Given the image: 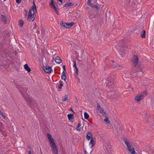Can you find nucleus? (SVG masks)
<instances>
[{
  "mask_svg": "<svg viewBox=\"0 0 154 154\" xmlns=\"http://www.w3.org/2000/svg\"><path fill=\"white\" fill-rule=\"evenodd\" d=\"M122 139L125 143V144L127 147L128 149L130 152L132 154H134V153H135L134 149L133 148H131V145L130 144L129 142L126 139L123 137L122 138Z\"/></svg>",
  "mask_w": 154,
  "mask_h": 154,
  "instance_id": "obj_1",
  "label": "nucleus"
},
{
  "mask_svg": "<svg viewBox=\"0 0 154 154\" xmlns=\"http://www.w3.org/2000/svg\"><path fill=\"white\" fill-rule=\"evenodd\" d=\"M147 94L146 91H145L140 93L139 95L135 97L134 100L137 101H139L143 99L144 97L146 96Z\"/></svg>",
  "mask_w": 154,
  "mask_h": 154,
  "instance_id": "obj_2",
  "label": "nucleus"
},
{
  "mask_svg": "<svg viewBox=\"0 0 154 154\" xmlns=\"http://www.w3.org/2000/svg\"><path fill=\"white\" fill-rule=\"evenodd\" d=\"M19 91H20V92L21 93V95L23 96V97L26 99V101L27 102L29 106V105L30 104L31 102H32V101L34 99L33 98L30 97H26L22 91L19 90Z\"/></svg>",
  "mask_w": 154,
  "mask_h": 154,
  "instance_id": "obj_3",
  "label": "nucleus"
},
{
  "mask_svg": "<svg viewBox=\"0 0 154 154\" xmlns=\"http://www.w3.org/2000/svg\"><path fill=\"white\" fill-rule=\"evenodd\" d=\"M29 106L32 109H35V108H36L38 109V103L37 102V101L34 99H33L32 102H31L30 104L29 105Z\"/></svg>",
  "mask_w": 154,
  "mask_h": 154,
  "instance_id": "obj_4",
  "label": "nucleus"
},
{
  "mask_svg": "<svg viewBox=\"0 0 154 154\" xmlns=\"http://www.w3.org/2000/svg\"><path fill=\"white\" fill-rule=\"evenodd\" d=\"M29 106L32 109H35V108H36L38 109V103L37 102V101L34 99H33L32 102H31L30 104L29 105Z\"/></svg>",
  "mask_w": 154,
  "mask_h": 154,
  "instance_id": "obj_5",
  "label": "nucleus"
},
{
  "mask_svg": "<svg viewBox=\"0 0 154 154\" xmlns=\"http://www.w3.org/2000/svg\"><path fill=\"white\" fill-rule=\"evenodd\" d=\"M107 86L110 87L113 84V79L112 76L109 77L107 79V81L106 82Z\"/></svg>",
  "mask_w": 154,
  "mask_h": 154,
  "instance_id": "obj_6",
  "label": "nucleus"
},
{
  "mask_svg": "<svg viewBox=\"0 0 154 154\" xmlns=\"http://www.w3.org/2000/svg\"><path fill=\"white\" fill-rule=\"evenodd\" d=\"M51 147L54 151V153L55 154H58V150L56 144H55L54 142H52L51 144Z\"/></svg>",
  "mask_w": 154,
  "mask_h": 154,
  "instance_id": "obj_7",
  "label": "nucleus"
},
{
  "mask_svg": "<svg viewBox=\"0 0 154 154\" xmlns=\"http://www.w3.org/2000/svg\"><path fill=\"white\" fill-rule=\"evenodd\" d=\"M43 69L45 72L48 73H51L52 70V68L48 66H44Z\"/></svg>",
  "mask_w": 154,
  "mask_h": 154,
  "instance_id": "obj_8",
  "label": "nucleus"
},
{
  "mask_svg": "<svg viewBox=\"0 0 154 154\" xmlns=\"http://www.w3.org/2000/svg\"><path fill=\"white\" fill-rule=\"evenodd\" d=\"M50 5L53 9L55 11L56 13L58 14L57 12L58 11L57 10L56 7L55 6L54 2V0H51V3L50 4Z\"/></svg>",
  "mask_w": 154,
  "mask_h": 154,
  "instance_id": "obj_9",
  "label": "nucleus"
},
{
  "mask_svg": "<svg viewBox=\"0 0 154 154\" xmlns=\"http://www.w3.org/2000/svg\"><path fill=\"white\" fill-rule=\"evenodd\" d=\"M34 5L32 6L29 9V10L32 11H33V14H35V12H37L36 8L35 5L34 3V2H33Z\"/></svg>",
  "mask_w": 154,
  "mask_h": 154,
  "instance_id": "obj_10",
  "label": "nucleus"
},
{
  "mask_svg": "<svg viewBox=\"0 0 154 154\" xmlns=\"http://www.w3.org/2000/svg\"><path fill=\"white\" fill-rule=\"evenodd\" d=\"M138 57L137 56H134V58L132 60V62L135 65V66L137 65L138 63Z\"/></svg>",
  "mask_w": 154,
  "mask_h": 154,
  "instance_id": "obj_11",
  "label": "nucleus"
},
{
  "mask_svg": "<svg viewBox=\"0 0 154 154\" xmlns=\"http://www.w3.org/2000/svg\"><path fill=\"white\" fill-rule=\"evenodd\" d=\"M97 110H99V112L100 113H103L104 111V110L100 106V104L97 103Z\"/></svg>",
  "mask_w": 154,
  "mask_h": 154,
  "instance_id": "obj_12",
  "label": "nucleus"
},
{
  "mask_svg": "<svg viewBox=\"0 0 154 154\" xmlns=\"http://www.w3.org/2000/svg\"><path fill=\"white\" fill-rule=\"evenodd\" d=\"M47 136L48 138L49 141L50 142V143L51 144V143L54 141V140L51 137V135L49 134V133H47Z\"/></svg>",
  "mask_w": 154,
  "mask_h": 154,
  "instance_id": "obj_13",
  "label": "nucleus"
},
{
  "mask_svg": "<svg viewBox=\"0 0 154 154\" xmlns=\"http://www.w3.org/2000/svg\"><path fill=\"white\" fill-rule=\"evenodd\" d=\"M47 136L48 138L49 141L50 142V143L51 144V143L54 141V140L51 137V135L49 134V133H47Z\"/></svg>",
  "mask_w": 154,
  "mask_h": 154,
  "instance_id": "obj_14",
  "label": "nucleus"
},
{
  "mask_svg": "<svg viewBox=\"0 0 154 154\" xmlns=\"http://www.w3.org/2000/svg\"><path fill=\"white\" fill-rule=\"evenodd\" d=\"M47 136L48 138L49 141L50 142V143L51 144V143L54 141V140L51 137V135L49 134V133H47Z\"/></svg>",
  "mask_w": 154,
  "mask_h": 154,
  "instance_id": "obj_15",
  "label": "nucleus"
},
{
  "mask_svg": "<svg viewBox=\"0 0 154 154\" xmlns=\"http://www.w3.org/2000/svg\"><path fill=\"white\" fill-rule=\"evenodd\" d=\"M54 60L57 63H60L62 62L60 57L58 56L55 57Z\"/></svg>",
  "mask_w": 154,
  "mask_h": 154,
  "instance_id": "obj_16",
  "label": "nucleus"
},
{
  "mask_svg": "<svg viewBox=\"0 0 154 154\" xmlns=\"http://www.w3.org/2000/svg\"><path fill=\"white\" fill-rule=\"evenodd\" d=\"M24 68L28 72H30L31 71L30 68L28 66L27 64H26L24 65Z\"/></svg>",
  "mask_w": 154,
  "mask_h": 154,
  "instance_id": "obj_17",
  "label": "nucleus"
},
{
  "mask_svg": "<svg viewBox=\"0 0 154 154\" xmlns=\"http://www.w3.org/2000/svg\"><path fill=\"white\" fill-rule=\"evenodd\" d=\"M119 53L121 57H124L125 56V52L124 51H119Z\"/></svg>",
  "mask_w": 154,
  "mask_h": 154,
  "instance_id": "obj_18",
  "label": "nucleus"
},
{
  "mask_svg": "<svg viewBox=\"0 0 154 154\" xmlns=\"http://www.w3.org/2000/svg\"><path fill=\"white\" fill-rule=\"evenodd\" d=\"M67 116L69 120L71 121L73 119V114L72 113H69L68 114Z\"/></svg>",
  "mask_w": 154,
  "mask_h": 154,
  "instance_id": "obj_19",
  "label": "nucleus"
},
{
  "mask_svg": "<svg viewBox=\"0 0 154 154\" xmlns=\"http://www.w3.org/2000/svg\"><path fill=\"white\" fill-rule=\"evenodd\" d=\"M60 24L62 27H63L65 28H67V24L66 23H63L62 21H61Z\"/></svg>",
  "mask_w": 154,
  "mask_h": 154,
  "instance_id": "obj_20",
  "label": "nucleus"
},
{
  "mask_svg": "<svg viewBox=\"0 0 154 154\" xmlns=\"http://www.w3.org/2000/svg\"><path fill=\"white\" fill-rule=\"evenodd\" d=\"M72 61L73 62V64H74L73 67L74 68H75V69L76 70V73L78 74V69L77 67L76 66V62L75 61H74V60H73Z\"/></svg>",
  "mask_w": 154,
  "mask_h": 154,
  "instance_id": "obj_21",
  "label": "nucleus"
},
{
  "mask_svg": "<svg viewBox=\"0 0 154 154\" xmlns=\"http://www.w3.org/2000/svg\"><path fill=\"white\" fill-rule=\"evenodd\" d=\"M94 141L95 140H94L93 138L92 137L91 139V140L90 142V143H91L92 145L91 146V147H92L95 144V143H94Z\"/></svg>",
  "mask_w": 154,
  "mask_h": 154,
  "instance_id": "obj_22",
  "label": "nucleus"
},
{
  "mask_svg": "<svg viewBox=\"0 0 154 154\" xmlns=\"http://www.w3.org/2000/svg\"><path fill=\"white\" fill-rule=\"evenodd\" d=\"M82 125V124H81V123L80 122L78 123V125L76 127L75 129L77 131H81V128H79L80 127V126Z\"/></svg>",
  "mask_w": 154,
  "mask_h": 154,
  "instance_id": "obj_23",
  "label": "nucleus"
},
{
  "mask_svg": "<svg viewBox=\"0 0 154 154\" xmlns=\"http://www.w3.org/2000/svg\"><path fill=\"white\" fill-rule=\"evenodd\" d=\"M24 24L23 21L22 20H20L19 21V25L20 27H22Z\"/></svg>",
  "mask_w": 154,
  "mask_h": 154,
  "instance_id": "obj_24",
  "label": "nucleus"
},
{
  "mask_svg": "<svg viewBox=\"0 0 154 154\" xmlns=\"http://www.w3.org/2000/svg\"><path fill=\"white\" fill-rule=\"evenodd\" d=\"M67 24V28H69V27H72L73 25L74 24V22H71L70 23H66Z\"/></svg>",
  "mask_w": 154,
  "mask_h": 154,
  "instance_id": "obj_25",
  "label": "nucleus"
},
{
  "mask_svg": "<svg viewBox=\"0 0 154 154\" xmlns=\"http://www.w3.org/2000/svg\"><path fill=\"white\" fill-rule=\"evenodd\" d=\"M1 19L3 21L5 22V23H6V17L3 15H1Z\"/></svg>",
  "mask_w": 154,
  "mask_h": 154,
  "instance_id": "obj_26",
  "label": "nucleus"
},
{
  "mask_svg": "<svg viewBox=\"0 0 154 154\" xmlns=\"http://www.w3.org/2000/svg\"><path fill=\"white\" fill-rule=\"evenodd\" d=\"M137 70L138 72H141V74H142L143 75V72L142 70V69L141 68V67H138L137 68Z\"/></svg>",
  "mask_w": 154,
  "mask_h": 154,
  "instance_id": "obj_27",
  "label": "nucleus"
},
{
  "mask_svg": "<svg viewBox=\"0 0 154 154\" xmlns=\"http://www.w3.org/2000/svg\"><path fill=\"white\" fill-rule=\"evenodd\" d=\"M84 118L86 119H87L89 117V116L88 113L86 112L84 113Z\"/></svg>",
  "mask_w": 154,
  "mask_h": 154,
  "instance_id": "obj_28",
  "label": "nucleus"
},
{
  "mask_svg": "<svg viewBox=\"0 0 154 154\" xmlns=\"http://www.w3.org/2000/svg\"><path fill=\"white\" fill-rule=\"evenodd\" d=\"M145 35H146V31L145 30H143V32L142 33V34L141 35V37L143 38H145Z\"/></svg>",
  "mask_w": 154,
  "mask_h": 154,
  "instance_id": "obj_29",
  "label": "nucleus"
},
{
  "mask_svg": "<svg viewBox=\"0 0 154 154\" xmlns=\"http://www.w3.org/2000/svg\"><path fill=\"white\" fill-rule=\"evenodd\" d=\"M33 15V14H28L27 17V20L30 21H31V18Z\"/></svg>",
  "mask_w": 154,
  "mask_h": 154,
  "instance_id": "obj_30",
  "label": "nucleus"
},
{
  "mask_svg": "<svg viewBox=\"0 0 154 154\" xmlns=\"http://www.w3.org/2000/svg\"><path fill=\"white\" fill-rule=\"evenodd\" d=\"M106 118H105L104 119V121L105 122H107L108 124H109L110 123V121H109V119H108V118H107V117L106 116Z\"/></svg>",
  "mask_w": 154,
  "mask_h": 154,
  "instance_id": "obj_31",
  "label": "nucleus"
},
{
  "mask_svg": "<svg viewBox=\"0 0 154 154\" xmlns=\"http://www.w3.org/2000/svg\"><path fill=\"white\" fill-rule=\"evenodd\" d=\"M0 115L4 119H5V117L4 114L3 112L0 110Z\"/></svg>",
  "mask_w": 154,
  "mask_h": 154,
  "instance_id": "obj_32",
  "label": "nucleus"
},
{
  "mask_svg": "<svg viewBox=\"0 0 154 154\" xmlns=\"http://www.w3.org/2000/svg\"><path fill=\"white\" fill-rule=\"evenodd\" d=\"M64 97H65L63 98V99H62V100L63 101H66L67 99V97H68V95H66L64 96Z\"/></svg>",
  "mask_w": 154,
  "mask_h": 154,
  "instance_id": "obj_33",
  "label": "nucleus"
},
{
  "mask_svg": "<svg viewBox=\"0 0 154 154\" xmlns=\"http://www.w3.org/2000/svg\"><path fill=\"white\" fill-rule=\"evenodd\" d=\"M88 135L91 137H92V134L91 133L89 132L88 131V132L87 133V135Z\"/></svg>",
  "mask_w": 154,
  "mask_h": 154,
  "instance_id": "obj_34",
  "label": "nucleus"
},
{
  "mask_svg": "<svg viewBox=\"0 0 154 154\" xmlns=\"http://www.w3.org/2000/svg\"><path fill=\"white\" fill-rule=\"evenodd\" d=\"M61 79L62 80L64 81H65L66 79V76H62V75L61 76Z\"/></svg>",
  "mask_w": 154,
  "mask_h": 154,
  "instance_id": "obj_35",
  "label": "nucleus"
},
{
  "mask_svg": "<svg viewBox=\"0 0 154 154\" xmlns=\"http://www.w3.org/2000/svg\"><path fill=\"white\" fill-rule=\"evenodd\" d=\"M92 137H91L90 136H88V135H87V136H86V138L88 140H90Z\"/></svg>",
  "mask_w": 154,
  "mask_h": 154,
  "instance_id": "obj_36",
  "label": "nucleus"
},
{
  "mask_svg": "<svg viewBox=\"0 0 154 154\" xmlns=\"http://www.w3.org/2000/svg\"><path fill=\"white\" fill-rule=\"evenodd\" d=\"M23 92H25L27 94H28L27 90L26 89H23Z\"/></svg>",
  "mask_w": 154,
  "mask_h": 154,
  "instance_id": "obj_37",
  "label": "nucleus"
},
{
  "mask_svg": "<svg viewBox=\"0 0 154 154\" xmlns=\"http://www.w3.org/2000/svg\"><path fill=\"white\" fill-rule=\"evenodd\" d=\"M91 0H88V5H91Z\"/></svg>",
  "mask_w": 154,
  "mask_h": 154,
  "instance_id": "obj_38",
  "label": "nucleus"
},
{
  "mask_svg": "<svg viewBox=\"0 0 154 154\" xmlns=\"http://www.w3.org/2000/svg\"><path fill=\"white\" fill-rule=\"evenodd\" d=\"M67 4L68 5L69 7L72 6L73 5V4L71 2H69V3H68Z\"/></svg>",
  "mask_w": 154,
  "mask_h": 154,
  "instance_id": "obj_39",
  "label": "nucleus"
},
{
  "mask_svg": "<svg viewBox=\"0 0 154 154\" xmlns=\"http://www.w3.org/2000/svg\"><path fill=\"white\" fill-rule=\"evenodd\" d=\"M59 83L60 84V86L62 87L63 86L62 81L61 80H60L59 81Z\"/></svg>",
  "mask_w": 154,
  "mask_h": 154,
  "instance_id": "obj_40",
  "label": "nucleus"
},
{
  "mask_svg": "<svg viewBox=\"0 0 154 154\" xmlns=\"http://www.w3.org/2000/svg\"><path fill=\"white\" fill-rule=\"evenodd\" d=\"M89 17L90 19H91V20H93V18L94 17V16L93 15H90Z\"/></svg>",
  "mask_w": 154,
  "mask_h": 154,
  "instance_id": "obj_41",
  "label": "nucleus"
},
{
  "mask_svg": "<svg viewBox=\"0 0 154 154\" xmlns=\"http://www.w3.org/2000/svg\"><path fill=\"white\" fill-rule=\"evenodd\" d=\"M94 8H95L97 9V10H98L99 8H98V6L97 5H94Z\"/></svg>",
  "mask_w": 154,
  "mask_h": 154,
  "instance_id": "obj_42",
  "label": "nucleus"
},
{
  "mask_svg": "<svg viewBox=\"0 0 154 154\" xmlns=\"http://www.w3.org/2000/svg\"><path fill=\"white\" fill-rule=\"evenodd\" d=\"M35 19V17H34V15H33L32 16L31 18V21H32L33 20H34Z\"/></svg>",
  "mask_w": 154,
  "mask_h": 154,
  "instance_id": "obj_43",
  "label": "nucleus"
},
{
  "mask_svg": "<svg viewBox=\"0 0 154 154\" xmlns=\"http://www.w3.org/2000/svg\"><path fill=\"white\" fill-rule=\"evenodd\" d=\"M123 67V66L122 65H118L117 68L118 69H120V68H122Z\"/></svg>",
  "mask_w": 154,
  "mask_h": 154,
  "instance_id": "obj_44",
  "label": "nucleus"
},
{
  "mask_svg": "<svg viewBox=\"0 0 154 154\" xmlns=\"http://www.w3.org/2000/svg\"><path fill=\"white\" fill-rule=\"evenodd\" d=\"M21 0H16V2L18 3H21Z\"/></svg>",
  "mask_w": 154,
  "mask_h": 154,
  "instance_id": "obj_45",
  "label": "nucleus"
},
{
  "mask_svg": "<svg viewBox=\"0 0 154 154\" xmlns=\"http://www.w3.org/2000/svg\"><path fill=\"white\" fill-rule=\"evenodd\" d=\"M65 72H66V71H63V72H62V76H66L65 75Z\"/></svg>",
  "mask_w": 154,
  "mask_h": 154,
  "instance_id": "obj_46",
  "label": "nucleus"
},
{
  "mask_svg": "<svg viewBox=\"0 0 154 154\" xmlns=\"http://www.w3.org/2000/svg\"><path fill=\"white\" fill-rule=\"evenodd\" d=\"M118 66V64H116V65H114L113 66V68H115L116 67H117V66Z\"/></svg>",
  "mask_w": 154,
  "mask_h": 154,
  "instance_id": "obj_47",
  "label": "nucleus"
},
{
  "mask_svg": "<svg viewBox=\"0 0 154 154\" xmlns=\"http://www.w3.org/2000/svg\"><path fill=\"white\" fill-rule=\"evenodd\" d=\"M31 11L30 10H29V14H33V15H34V14H33H33H32L31 13Z\"/></svg>",
  "mask_w": 154,
  "mask_h": 154,
  "instance_id": "obj_48",
  "label": "nucleus"
},
{
  "mask_svg": "<svg viewBox=\"0 0 154 154\" xmlns=\"http://www.w3.org/2000/svg\"><path fill=\"white\" fill-rule=\"evenodd\" d=\"M63 68L64 70L63 71H66V67L65 65H64L63 66Z\"/></svg>",
  "mask_w": 154,
  "mask_h": 154,
  "instance_id": "obj_49",
  "label": "nucleus"
},
{
  "mask_svg": "<svg viewBox=\"0 0 154 154\" xmlns=\"http://www.w3.org/2000/svg\"><path fill=\"white\" fill-rule=\"evenodd\" d=\"M103 113H104V114L103 115V116H105V117L107 116V115L106 114V112H103Z\"/></svg>",
  "mask_w": 154,
  "mask_h": 154,
  "instance_id": "obj_50",
  "label": "nucleus"
},
{
  "mask_svg": "<svg viewBox=\"0 0 154 154\" xmlns=\"http://www.w3.org/2000/svg\"><path fill=\"white\" fill-rule=\"evenodd\" d=\"M68 7H69L68 5L67 4H66L63 7H66L67 8Z\"/></svg>",
  "mask_w": 154,
  "mask_h": 154,
  "instance_id": "obj_51",
  "label": "nucleus"
},
{
  "mask_svg": "<svg viewBox=\"0 0 154 154\" xmlns=\"http://www.w3.org/2000/svg\"><path fill=\"white\" fill-rule=\"evenodd\" d=\"M89 6H90L92 8H94V5H93V4L92 3H91V5H89Z\"/></svg>",
  "mask_w": 154,
  "mask_h": 154,
  "instance_id": "obj_52",
  "label": "nucleus"
},
{
  "mask_svg": "<svg viewBox=\"0 0 154 154\" xmlns=\"http://www.w3.org/2000/svg\"><path fill=\"white\" fill-rule=\"evenodd\" d=\"M57 1H58L60 2H61L62 3H63V0H57Z\"/></svg>",
  "mask_w": 154,
  "mask_h": 154,
  "instance_id": "obj_53",
  "label": "nucleus"
},
{
  "mask_svg": "<svg viewBox=\"0 0 154 154\" xmlns=\"http://www.w3.org/2000/svg\"><path fill=\"white\" fill-rule=\"evenodd\" d=\"M106 154H113V153H112L111 152H107L106 153Z\"/></svg>",
  "mask_w": 154,
  "mask_h": 154,
  "instance_id": "obj_54",
  "label": "nucleus"
},
{
  "mask_svg": "<svg viewBox=\"0 0 154 154\" xmlns=\"http://www.w3.org/2000/svg\"><path fill=\"white\" fill-rule=\"evenodd\" d=\"M69 110L70 111H72V112H73L74 113V111H73V109H72V108H70V109H69Z\"/></svg>",
  "mask_w": 154,
  "mask_h": 154,
  "instance_id": "obj_55",
  "label": "nucleus"
},
{
  "mask_svg": "<svg viewBox=\"0 0 154 154\" xmlns=\"http://www.w3.org/2000/svg\"><path fill=\"white\" fill-rule=\"evenodd\" d=\"M28 154H32L31 152V151H29L28 152Z\"/></svg>",
  "mask_w": 154,
  "mask_h": 154,
  "instance_id": "obj_56",
  "label": "nucleus"
},
{
  "mask_svg": "<svg viewBox=\"0 0 154 154\" xmlns=\"http://www.w3.org/2000/svg\"><path fill=\"white\" fill-rule=\"evenodd\" d=\"M76 101H75V103H76V102H77V103H78V99H77V98H76Z\"/></svg>",
  "mask_w": 154,
  "mask_h": 154,
  "instance_id": "obj_57",
  "label": "nucleus"
},
{
  "mask_svg": "<svg viewBox=\"0 0 154 154\" xmlns=\"http://www.w3.org/2000/svg\"><path fill=\"white\" fill-rule=\"evenodd\" d=\"M25 11L26 13V15H27V11L26 10Z\"/></svg>",
  "mask_w": 154,
  "mask_h": 154,
  "instance_id": "obj_58",
  "label": "nucleus"
},
{
  "mask_svg": "<svg viewBox=\"0 0 154 154\" xmlns=\"http://www.w3.org/2000/svg\"><path fill=\"white\" fill-rule=\"evenodd\" d=\"M62 86H60L59 87V89H61V88H62Z\"/></svg>",
  "mask_w": 154,
  "mask_h": 154,
  "instance_id": "obj_59",
  "label": "nucleus"
},
{
  "mask_svg": "<svg viewBox=\"0 0 154 154\" xmlns=\"http://www.w3.org/2000/svg\"><path fill=\"white\" fill-rule=\"evenodd\" d=\"M85 154H88L87 152H86V150L85 149Z\"/></svg>",
  "mask_w": 154,
  "mask_h": 154,
  "instance_id": "obj_60",
  "label": "nucleus"
},
{
  "mask_svg": "<svg viewBox=\"0 0 154 154\" xmlns=\"http://www.w3.org/2000/svg\"><path fill=\"white\" fill-rule=\"evenodd\" d=\"M133 4H135V2H134V1L133 2Z\"/></svg>",
  "mask_w": 154,
  "mask_h": 154,
  "instance_id": "obj_61",
  "label": "nucleus"
},
{
  "mask_svg": "<svg viewBox=\"0 0 154 154\" xmlns=\"http://www.w3.org/2000/svg\"><path fill=\"white\" fill-rule=\"evenodd\" d=\"M77 154H82V153H81L80 152H79Z\"/></svg>",
  "mask_w": 154,
  "mask_h": 154,
  "instance_id": "obj_62",
  "label": "nucleus"
},
{
  "mask_svg": "<svg viewBox=\"0 0 154 154\" xmlns=\"http://www.w3.org/2000/svg\"><path fill=\"white\" fill-rule=\"evenodd\" d=\"M40 151H41V153L42 154V151H41V149H40Z\"/></svg>",
  "mask_w": 154,
  "mask_h": 154,
  "instance_id": "obj_63",
  "label": "nucleus"
},
{
  "mask_svg": "<svg viewBox=\"0 0 154 154\" xmlns=\"http://www.w3.org/2000/svg\"><path fill=\"white\" fill-rule=\"evenodd\" d=\"M112 62H114V61H113V60H112Z\"/></svg>",
  "mask_w": 154,
  "mask_h": 154,
  "instance_id": "obj_64",
  "label": "nucleus"
}]
</instances>
